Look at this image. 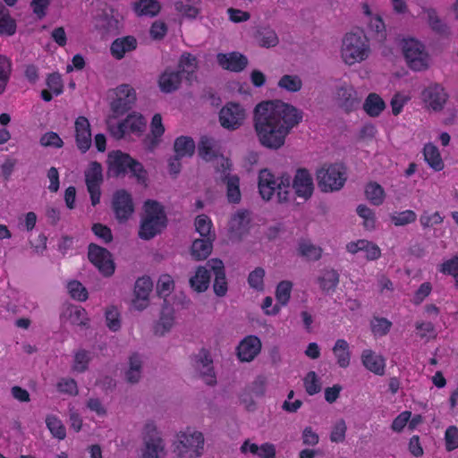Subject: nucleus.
I'll return each mask as SVG.
<instances>
[{
	"label": "nucleus",
	"mask_w": 458,
	"mask_h": 458,
	"mask_svg": "<svg viewBox=\"0 0 458 458\" xmlns=\"http://www.w3.org/2000/svg\"><path fill=\"white\" fill-rule=\"evenodd\" d=\"M303 118V112L281 100L264 101L254 108L253 126L259 142L267 149L277 150L291 131Z\"/></svg>",
	"instance_id": "nucleus-1"
},
{
	"label": "nucleus",
	"mask_w": 458,
	"mask_h": 458,
	"mask_svg": "<svg viewBox=\"0 0 458 458\" xmlns=\"http://www.w3.org/2000/svg\"><path fill=\"white\" fill-rule=\"evenodd\" d=\"M167 225V217L164 207L157 200L148 199L143 205L139 237L151 240L159 234Z\"/></svg>",
	"instance_id": "nucleus-2"
},
{
	"label": "nucleus",
	"mask_w": 458,
	"mask_h": 458,
	"mask_svg": "<svg viewBox=\"0 0 458 458\" xmlns=\"http://www.w3.org/2000/svg\"><path fill=\"white\" fill-rule=\"evenodd\" d=\"M258 188L263 199L269 200L276 195L278 202H286L291 192V177L288 174L276 177L268 169H262L259 173Z\"/></svg>",
	"instance_id": "nucleus-3"
},
{
	"label": "nucleus",
	"mask_w": 458,
	"mask_h": 458,
	"mask_svg": "<svg viewBox=\"0 0 458 458\" xmlns=\"http://www.w3.org/2000/svg\"><path fill=\"white\" fill-rule=\"evenodd\" d=\"M107 164L109 171L116 177L130 174L140 184H146L148 174L144 166L129 154L121 150H113L108 153Z\"/></svg>",
	"instance_id": "nucleus-4"
},
{
	"label": "nucleus",
	"mask_w": 458,
	"mask_h": 458,
	"mask_svg": "<svg viewBox=\"0 0 458 458\" xmlns=\"http://www.w3.org/2000/svg\"><path fill=\"white\" fill-rule=\"evenodd\" d=\"M370 53L369 40L363 31L346 33L343 38L341 55L344 62L352 65L366 60Z\"/></svg>",
	"instance_id": "nucleus-5"
},
{
	"label": "nucleus",
	"mask_w": 458,
	"mask_h": 458,
	"mask_svg": "<svg viewBox=\"0 0 458 458\" xmlns=\"http://www.w3.org/2000/svg\"><path fill=\"white\" fill-rule=\"evenodd\" d=\"M204 443L201 432L187 428L177 433L174 453L179 458H199L204 453Z\"/></svg>",
	"instance_id": "nucleus-6"
},
{
	"label": "nucleus",
	"mask_w": 458,
	"mask_h": 458,
	"mask_svg": "<svg viewBox=\"0 0 458 458\" xmlns=\"http://www.w3.org/2000/svg\"><path fill=\"white\" fill-rule=\"evenodd\" d=\"M317 179L322 191H338L344 187L346 181L345 168L342 164H331L318 171Z\"/></svg>",
	"instance_id": "nucleus-7"
},
{
	"label": "nucleus",
	"mask_w": 458,
	"mask_h": 458,
	"mask_svg": "<svg viewBox=\"0 0 458 458\" xmlns=\"http://www.w3.org/2000/svg\"><path fill=\"white\" fill-rule=\"evenodd\" d=\"M402 48L404 58L411 70L427 69L428 55L421 42L414 38L403 39Z\"/></svg>",
	"instance_id": "nucleus-8"
},
{
	"label": "nucleus",
	"mask_w": 458,
	"mask_h": 458,
	"mask_svg": "<svg viewBox=\"0 0 458 458\" xmlns=\"http://www.w3.org/2000/svg\"><path fill=\"white\" fill-rule=\"evenodd\" d=\"M144 446L141 449V458H161L165 455V444L157 427L147 423L144 428Z\"/></svg>",
	"instance_id": "nucleus-9"
},
{
	"label": "nucleus",
	"mask_w": 458,
	"mask_h": 458,
	"mask_svg": "<svg viewBox=\"0 0 458 458\" xmlns=\"http://www.w3.org/2000/svg\"><path fill=\"white\" fill-rule=\"evenodd\" d=\"M111 207L115 219L120 224L127 222L135 210L131 194L124 189L114 192Z\"/></svg>",
	"instance_id": "nucleus-10"
},
{
	"label": "nucleus",
	"mask_w": 458,
	"mask_h": 458,
	"mask_svg": "<svg viewBox=\"0 0 458 458\" xmlns=\"http://www.w3.org/2000/svg\"><path fill=\"white\" fill-rule=\"evenodd\" d=\"M85 182L91 204L95 207L100 202L101 185L103 183V168L100 163L98 161L89 163L85 171Z\"/></svg>",
	"instance_id": "nucleus-11"
},
{
	"label": "nucleus",
	"mask_w": 458,
	"mask_h": 458,
	"mask_svg": "<svg viewBox=\"0 0 458 458\" xmlns=\"http://www.w3.org/2000/svg\"><path fill=\"white\" fill-rule=\"evenodd\" d=\"M246 118L245 109L238 103L228 102L219 111L221 126L229 131L240 128Z\"/></svg>",
	"instance_id": "nucleus-12"
},
{
	"label": "nucleus",
	"mask_w": 458,
	"mask_h": 458,
	"mask_svg": "<svg viewBox=\"0 0 458 458\" xmlns=\"http://www.w3.org/2000/svg\"><path fill=\"white\" fill-rule=\"evenodd\" d=\"M88 258L103 276H110L114 273V263L106 249L90 243L88 248Z\"/></svg>",
	"instance_id": "nucleus-13"
},
{
	"label": "nucleus",
	"mask_w": 458,
	"mask_h": 458,
	"mask_svg": "<svg viewBox=\"0 0 458 458\" xmlns=\"http://www.w3.org/2000/svg\"><path fill=\"white\" fill-rule=\"evenodd\" d=\"M115 95L116 98L111 103V109L115 116H121L131 108L136 100V92L131 86L122 84L116 88Z\"/></svg>",
	"instance_id": "nucleus-14"
},
{
	"label": "nucleus",
	"mask_w": 458,
	"mask_h": 458,
	"mask_svg": "<svg viewBox=\"0 0 458 458\" xmlns=\"http://www.w3.org/2000/svg\"><path fill=\"white\" fill-rule=\"evenodd\" d=\"M291 184L298 198L309 199L314 191V182L311 174L306 168H298Z\"/></svg>",
	"instance_id": "nucleus-15"
},
{
	"label": "nucleus",
	"mask_w": 458,
	"mask_h": 458,
	"mask_svg": "<svg viewBox=\"0 0 458 458\" xmlns=\"http://www.w3.org/2000/svg\"><path fill=\"white\" fill-rule=\"evenodd\" d=\"M261 341L256 335H247L236 348L238 359L242 362L252 361L261 351Z\"/></svg>",
	"instance_id": "nucleus-16"
},
{
	"label": "nucleus",
	"mask_w": 458,
	"mask_h": 458,
	"mask_svg": "<svg viewBox=\"0 0 458 458\" xmlns=\"http://www.w3.org/2000/svg\"><path fill=\"white\" fill-rule=\"evenodd\" d=\"M194 366L199 370L200 377L207 385L213 386L216 383L214 372L213 360L208 351L201 349L194 357Z\"/></svg>",
	"instance_id": "nucleus-17"
},
{
	"label": "nucleus",
	"mask_w": 458,
	"mask_h": 458,
	"mask_svg": "<svg viewBox=\"0 0 458 458\" xmlns=\"http://www.w3.org/2000/svg\"><path fill=\"white\" fill-rule=\"evenodd\" d=\"M335 98L340 107L346 113L355 110L360 104L356 90L352 85L347 83H344L336 88Z\"/></svg>",
	"instance_id": "nucleus-18"
},
{
	"label": "nucleus",
	"mask_w": 458,
	"mask_h": 458,
	"mask_svg": "<svg viewBox=\"0 0 458 458\" xmlns=\"http://www.w3.org/2000/svg\"><path fill=\"white\" fill-rule=\"evenodd\" d=\"M422 97L425 104L434 111L442 110L448 98L445 89L437 83L426 88L422 92Z\"/></svg>",
	"instance_id": "nucleus-19"
},
{
	"label": "nucleus",
	"mask_w": 458,
	"mask_h": 458,
	"mask_svg": "<svg viewBox=\"0 0 458 458\" xmlns=\"http://www.w3.org/2000/svg\"><path fill=\"white\" fill-rule=\"evenodd\" d=\"M207 267H210L215 276L214 293L219 297L225 296L228 291V284L223 261L219 259H212L207 262Z\"/></svg>",
	"instance_id": "nucleus-20"
},
{
	"label": "nucleus",
	"mask_w": 458,
	"mask_h": 458,
	"mask_svg": "<svg viewBox=\"0 0 458 458\" xmlns=\"http://www.w3.org/2000/svg\"><path fill=\"white\" fill-rule=\"evenodd\" d=\"M75 140L77 148L81 153H86L91 147L90 124L85 116H79L75 120Z\"/></svg>",
	"instance_id": "nucleus-21"
},
{
	"label": "nucleus",
	"mask_w": 458,
	"mask_h": 458,
	"mask_svg": "<svg viewBox=\"0 0 458 458\" xmlns=\"http://www.w3.org/2000/svg\"><path fill=\"white\" fill-rule=\"evenodd\" d=\"M360 361L363 367L369 372L383 376L386 373V359L381 354L371 349H364L360 354Z\"/></svg>",
	"instance_id": "nucleus-22"
},
{
	"label": "nucleus",
	"mask_w": 458,
	"mask_h": 458,
	"mask_svg": "<svg viewBox=\"0 0 458 458\" xmlns=\"http://www.w3.org/2000/svg\"><path fill=\"white\" fill-rule=\"evenodd\" d=\"M153 288V282L148 276L137 279L134 285L135 300L133 304L139 310L145 309L148 303V296Z\"/></svg>",
	"instance_id": "nucleus-23"
},
{
	"label": "nucleus",
	"mask_w": 458,
	"mask_h": 458,
	"mask_svg": "<svg viewBox=\"0 0 458 458\" xmlns=\"http://www.w3.org/2000/svg\"><path fill=\"white\" fill-rule=\"evenodd\" d=\"M217 62L222 68L234 72L243 71L248 65L247 57L238 52L220 53L217 55Z\"/></svg>",
	"instance_id": "nucleus-24"
},
{
	"label": "nucleus",
	"mask_w": 458,
	"mask_h": 458,
	"mask_svg": "<svg viewBox=\"0 0 458 458\" xmlns=\"http://www.w3.org/2000/svg\"><path fill=\"white\" fill-rule=\"evenodd\" d=\"M346 250L352 254L364 251L366 259L369 261L377 260L381 256L380 248L376 243L364 239L347 243Z\"/></svg>",
	"instance_id": "nucleus-25"
},
{
	"label": "nucleus",
	"mask_w": 458,
	"mask_h": 458,
	"mask_svg": "<svg viewBox=\"0 0 458 458\" xmlns=\"http://www.w3.org/2000/svg\"><path fill=\"white\" fill-rule=\"evenodd\" d=\"M137 45V40L133 36H126L114 40L110 51L115 59L121 60L126 53L136 49Z\"/></svg>",
	"instance_id": "nucleus-26"
},
{
	"label": "nucleus",
	"mask_w": 458,
	"mask_h": 458,
	"mask_svg": "<svg viewBox=\"0 0 458 458\" xmlns=\"http://www.w3.org/2000/svg\"><path fill=\"white\" fill-rule=\"evenodd\" d=\"M182 80L181 72L166 69L159 77V88L165 93L174 92L180 87Z\"/></svg>",
	"instance_id": "nucleus-27"
},
{
	"label": "nucleus",
	"mask_w": 458,
	"mask_h": 458,
	"mask_svg": "<svg viewBox=\"0 0 458 458\" xmlns=\"http://www.w3.org/2000/svg\"><path fill=\"white\" fill-rule=\"evenodd\" d=\"M428 16V23L431 30L442 38H448L451 35V29L447 23L443 21L434 8L425 9Z\"/></svg>",
	"instance_id": "nucleus-28"
},
{
	"label": "nucleus",
	"mask_w": 458,
	"mask_h": 458,
	"mask_svg": "<svg viewBox=\"0 0 458 458\" xmlns=\"http://www.w3.org/2000/svg\"><path fill=\"white\" fill-rule=\"evenodd\" d=\"M297 253L307 261H318L322 257L323 250L309 239H301L298 242Z\"/></svg>",
	"instance_id": "nucleus-29"
},
{
	"label": "nucleus",
	"mask_w": 458,
	"mask_h": 458,
	"mask_svg": "<svg viewBox=\"0 0 458 458\" xmlns=\"http://www.w3.org/2000/svg\"><path fill=\"white\" fill-rule=\"evenodd\" d=\"M211 271L208 267H198L195 275L190 278L191 287L197 293L205 292L210 284Z\"/></svg>",
	"instance_id": "nucleus-30"
},
{
	"label": "nucleus",
	"mask_w": 458,
	"mask_h": 458,
	"mask_svg": "<svg viewBox=\"0 0 458 458\" xmlns=\"http://www.w3.org/2000/svg\"><path fill=\"white\" fill-rule=\"evenodd\" d=\"M333 354L335 358L336 364L342 368L346 369L351 363L352 352L350 345L345 339H337L332 348Z\"/></svg>",
	"instance_id": "nucleus-31"
},
{
	"label": "nucleus",
	"mask_w": 458,
	"mask_h": 458,
	"mask_svg": "<svg viewBox=\"0 0 458 458\" xmlns=\"http://www.w3.org/2000/svg\"><path fill=\"white\" fill-rule=\"evenodd\" d=\"M423 157L427 164L434 171H442L445 167L444 161L437 146L432 143H427L423 148Z\"/></svg>",
	"instance_id": "nucleus-32"
},
{
	"label": "nucleus",
	"mask_w": 458,
	"mask_h": 458,
	"mask_svg": "<svg viewBox=\"0 0 458 458\" xmlns=\"http://www.w3.org/2000/svg\"><path fill=\"white\" fill-rule=\"evenodd\" d=\"M250 224L249 211L238 210L230 219L229 230L237 236H242Z\"/></svg>",
	"instance_id": "nucleus-33"
},
{
	"label": "nucleus",
	"mask_w": 458,
	"mask_h": 458,
	"mask_svg": "<svg viewBox=\"0 0 458 458\" xmlns=\"http://www.w3.org/2000/svg\"><path fill=\"white\" fill-rule=\"evenodd\" d=\"M178 68L177 72H181L182 76L185 74V79L191 81L198 68L197 58L190 53H183L179 59Z\"/></svg>",
	"instance_id": "nucleus-34"
},
{
	"label": "nucleus",
	"mask_w": 458,
	"mask_h": 458,
	"mask_svg": "<svg viewBox=\"0 0 458 458\" xmlns=\"http://www.w3.org/2000/svg\"><path fill=\"white\" fill-rule=\"evenodd\" d=\"M212 237L196 239L191 245V256L196 260L206 259L212 251Z\"/></svg>",
	"instance_id": "nucleus-35"
},
{
	"label": "nucleus",
	"mask_w": 458,
	"mask_h": 458,
	"mask_svg": "<svg viewBox=\"0 0 458 458\" xmlns=\"http://www.w3.org/2000/svg\"><path fill=\"white\" fill-rule=\"evenodd\" d=\"M385 108V101L377 93H369L363 103V109L370 117L379 116Z\"/></svg>",
	"instance_id": "nucleus-36"
},
{
	"label": "nucleus",
	"mask_w": 458,
	"mask_h": 458,
	"mask_svg": "<svg viewBox=\"0 0 458 458\" xmlns=\"http://www.w3.org/2000/svg\"><path fill=\"white\" fill-rule=\"evenodd\" d=\"M133 10L138 16H157L161 10L157 0H139L133 4Z\"/></svg>",
	"instance_id": "nucleus-37"
},
{
	"label": "nucleus",
	"mask_w": 458,
	"mask_h": 458,
	"mask_svg": "<svg viewBox=\"0 0 458 458\" xmlns=\"http://www.w3.org/2000/svg\"><path fill=\"white\" fill-rule=\"evenodd\" d=\"M16 30V21L11 17L9 10L0 4V36L11 37Z\"/></svg>",
	"instance_id": "nucleus-38"
},
{
	"label": "nucleus",
	"mask_w": 458,
	"mask_h": 458,
	"mask_svg": "<svg viewBox=\"0 0 458 458\" xmlns=\"http://www.w3.org/2000/svg\"><path fill=\"white\" fill-rule=\"evenodd\" d=\"M226 184V197L230 203L237 204L241 201L240 179L237 175L226 174L223 179Z\"/></svg>",
	"instance_id": "nucleus-39"
},
{
	"label": "nucleus",
	"mask_w": 458,
	"mask_h": 458,
	"mask_svg": "<svg viewBox=\"0 0 458 458\" xmlns=\"http://www.w3.org/2000/svg\"><path fill=\"white\" fill-rule=\"evenodd\" d=\"M195 142L189 136H180L175 139L174 150L175 155L182 157H191L195 152Z\"/></svg>",
	"instance_id": "nucleus-40"
},
{
	"label": "nucleus",
	"mask_w": 458,
	"mask_h": 458,
	"mask_svg": "<svg viewBox=\"0 0 458 458\" xmlns=\"http://www.w3.org/2000/svg\"><path fill=\"white\" fill-rule=\"evenodd\" d=\"M174 322V310L171 308L164 307L162 309L159 320L154 327V332L157 335H164L168 332Z\"/></svg>",
	"instance_id": "nucleus-41"
},
{
	"label": "nucleus",
	"mask_w": 458,
	"mask_h": 458,
	"mask_svg": "<svg viewBox=\"0 0 458 458\" xmlns=\"http://www.w3.org/2000/svg\"><path fill=\"white\" fill-rule=\"evenodd\" d=\"M365 196L372 205L380 206L386 199V192L379 183L369 182L365 186Z\"/></svg>",
	"instance_id": "nucleus-42"
},
{
	"label": "nucleus",
	"mask_w": 458,
	"mask_h": 458,
	"mask_svg": "<svg viewBox=\"0 0 458 458\" xmlns=\"http://www.w3.org/2000/svg\"><path fill=\"white\" fill-rule=\"evenodd\" d=\"M339 274L335 269L325 271L323 276L318 278L320 289L325 293L334 292L339 284Z\"/></svg>",
	"instance_id": "nucleus-43"
},
{
	"label": "nucleus",
	"mask_w": 458,
	"mask_h": 458,
	"mask_svg": "<svg viewBox=\"0 0 458 458\" xmlns=\"http://www.w3.org/2000/svg\"><path fill=\"white\" fill-rule=\"evenodd\" d=\"M215 146L216 141L213 138L202 136L198 145L199 156L206 161L213 160L216 157Z\"/></svg>",
	"instance_id": "nucleus-44"
},
{
	"label": "nucleus",
	"mask_w": 458,
	"mask_h": 458,
	"mask_svg": "<svg viewBox=\"0 0 458 458\" xmlns=\"http://www.w3.org/2000/svg\"><path fill=\"white\" fill-rule=\"evenodd\" d=\"M437 271L443 275L451 276L454 279V286L458 289V255L445 260L437 267Z\"/></svg>",
	"instance_id": "nucleus-45"
},
{
	"label": "nucleus",
	"mask_w": 458,
	"mask_h": 458,
	"mask_svg": "<svg viewBox=\"0 0 458 458\" xmlns=\"http://www.w3.org/2000/svg\"><path fill=\"white\" fill-rule=\"evenodd\" d=\"M46 424L52 436L58 440H64L66 437V428L62 420L55 415H47Z\"/></svg>",
	"instance_id": "nucleus-46"
},
{
	"label": "nucleus",
	"mask_w": 458,
	"mask_h": 458,
	"mask_svg": "<svg viewBox=\"0 0 458 458\" xmlns=\"http://www.w3.org/2000/svg\"><path fill=\"white\" fill-rule=\"evenodd\" d=\"M392 325V322L386 318L374 317L370 321L371 332L376 337L385 336L389 333Z\"/></svg>",
	"instance_id": "nucleus-47"
},
{
	"label": "nucleus",
	"mask_w": 458,
	"mask_h": 458,
	"mask_svg": "<svg viewBox=\"0 0 458 458\" xmlns=\"http://www.w3.org/2000/svg\"><path fill=\"white\" fill-rule=\"evenodd\" d=\"M123 122L128 134L142 132L146 126L145 119L141 114H130Z\"/></svg>",
	"instance_id": "nucleus-48"
},
{
	"label": "nucleus",
	"mask_w": 458,
	"mask_h": 458,
	"mask_svg": "<svg viewBox=\"0 0 458 458\" xmlns=\"http://www.w3.org/2000/svg\"><path fill=\"white\" fill-rule=\"evenodd\" d=\"M141 375V360L138 353L130 357V368L126 372V379L130 383H137Z\"/></svg>",
	"instance_id": "nucleus-49"
},
{
	"label": "nucleus",
	"mask_w": 458,
	"mask_h": 458,
	"mask_svg": "<svg viewBox=\"0 0 458 458\" xmlns=\"http://www.w3.org/2000/svg\"><path fill=\"white\" fill-rule=\"evenodd\" d=\"M417 219V214L411 209L394 212L390 215V220L395 226H404L412 224Z\"/></svg>",
	"instance_id": "nucleus-50"
},
{
	"label": "nucleus",
	"mask_w": 458,
	"mask_h": 458,
	"mask_svg": "<svg viewBox=\"0 0 458 458\" xmlns=\"http://www.w3.org/2000/svg\"><path fill=\"white\" fill-rule=\"evenodd\" d=\"M369 28L370 32L374 34L373 36L377 41L383 42L386 40V26L382 18L379 15H376L370 18L369 22Z\"/></svg>",
	"instance_id": "nucleus-51"
},
{
	"label": "nucleus",
	"mask_w": 458,
	"mask_h": 458,
	"mask_svg": "<svg viewBox=\"0 0 458 458\" xmlns=\"http://www.w3.org/2000/svg\"><path fill=\"white\" fill-rule=\"evenodd\" d=\"M196 231L202 238L212 237L215 239V233L211 232L212 222L206 215H199L195 219Z\"/></svg>",
	"instance_id": "nucleus-52"
},
{
	"label": "nucleus",
	"mask_w": 458,
	"mask_h": 458,
	"mask_svg": "<svg viewBox=\"0 0 458 458\" xmlns=\"http://www.w3.org/2000/svg\"><path fill=\"white\" fill-rule=\"evenodd\" d=\"M11 61L4 55H0V95L4 93L6 89L11 77Z\"/></svg>",
	"instance_id": "nucleus-53"
},
{
	"label": "nucleus",
	"mask_w": 458,
	"mask_h": 458,
	"mask_svg": "<svg viewBox=\"0 0 458 458\" xmlns=\"http://www.w3.org/2000/svg\"><path fill=\"white\" fill-rule=\"evenodd\" d=\"M90 353L86 350H79L74 354V360L72 365V370L78 373L85 372L90 361Z\"/></svg>",
	"instance_id": "nucleus-54"
},
{
	"label": "nucleus",
	"mask_w": 458,
	"mask_h": 458,
	"mask_svg": "<svg viewBox=\"0 0 458 458\" xmlns=\"http://www.w3.org/2000/svg\"><path fill=\"white\" fill-rule=\"evenodd\" d=\"M174 288V282L168 274L161 275L157 284V293L159 297H167Z\"/></svg>",
	"instance_id": "nucleus-55"
},
{
	"label": "nucleus",
	"mask_w": 458,
	"mask_h": 458,
	"mask_svg": "<svg viewBox=\"0 0 458 458\" xmlns=\"http://www.w3.org/2000/svg\"><path fill=\"white\" fill-rule=\"evenodd\" d=\"M293 284L290 281H281L276 290V301L281 306H285L290 298H291V293H292Z\"/></svg>",
	"instance_id": "nucleus-56"
},
{
	"label": "nucleus",
	"mask_w": 458,
	"mask_h": 458,
	"mask_svg": "<svg viewBox=\"0 0 458 458\" xmlns=\"http://www.w3.org/2000/svg\"><path fill=\"white\" fill-rule=\"evenodd\" d=\"M259 43L263 47H272L278 44L279 39L275 30L264 28L258 32Z\"/></svg>",
	"instance_id": "nucleus-57"
},
{
	"label": "nucleus",
	"mask_w": 458,
	"mask_h": 458,
	"mask_svg": "<svg viewBox=\"0 0 458 458\" xmlns=\"http://www.w3.org/2000/svg\"><path fill=\"white\" fill-rule=\"evenodd\" d=\"M278 86L289 92H297L302 87V81L297 75L285 74L281 77Z\"/></svg>",
	"instance_id": "nucleus-58"
},
{
	"label": "nucleus",
	"mask_w": 458,
	"mask_h": 458,
	"mask_svg": "<svg viewBox=\"0 0 458 458\" xmlns=\"http://www.w3.org/2000/svg\"><path fill=\"white\" fill-rule=\"evenodd\" d=\"M68 293L73 300L85 301L88 299V291L78 280H72L67 284Z\"/></svg>",
	"instance_id": "nucleus-59"
},
{
	"label": "nucleus",
	"mask_w": 458,
	"mask_h": 458,
	"mask_svg": "<svg viewBox=\"0 0 458 458\" xmlns=\"http://www.w3.org/2000/svg\"><path fill=\"white\" fill-rule=\"evenodd\" d=\"M105 317L106 326L111 331L117 332L121 328L120 313L116 307L111 306L107 308Z\"/></svg>",
	"instance_id": "nucleus-60"
},
{
	"label": "nucleus",
	"mask_w": 458,
	"mask_h": 458,
	"mask_svg": "<svg viewBox=\"0 0 458 458\" xmlns=\"http://www.w3.org/2000/svg\"><path fill=\"white\" fill-rule=\"evenodd\" d=\"M303 385L309 395H314L319 393L321 390L319 379L314 371H310L307 373L303 379Z\"/></svg>",
	"instance_id": "nucleus-61"
},
{
	"label": "nucleus",
	"mask_w": 458,
	"mask_h": 458,
	"mask_svg": "<svg viewBox=\"0 0 458 458\" xmlns=\"http://www.w3.org/2000/svg\"><path fill=\"white\" fill-rule=\"evenodd\" d=\"M265 270L259 267L249 274L248 284L250 288L256 291L264 290Z\"/></svg>",
	"instance_id": "nucleus-62"
},
{
	"label": "nucleus",
	"mask_w": 458,
	"mask_h": 458,
	"mask_svg": "<svg viewBox=\"0 0 458 458\" xmlns=\"http://www.w3.org/2000/svg\"><path fill=\"white\" fill-rule=\"evenodd\" d=\"M57 391L61 394L75 396L78 394L77 382L71 377H62L56 384Z\"/></svg>",
	"instance_id": "nucleus-63"
},
{
	"label": "nucleus",
	"mask_w": 458,
	"mask_h": 458,
	"mask_svg": "<svg viewBox=\"0 0 458 458\" xmlns=\"http://www.w3.org/2000/svg\"><path fill=\"white\" fill-rule=\"evenodd\" d=\"M445 449L452 452L458 448V428L455 426H449L445 432Z\"/></svg>",
	"instance_id": "nucleus-64"
}]
</instances>
